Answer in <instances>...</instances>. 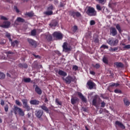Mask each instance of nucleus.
Returning <instances> with one entry per match:
<instances>
[{"mask_svg": "<svg viewBox=\"0 0 130 130\" xmlns=\"http://www.w3.org/2000/svg\"><path fill=\"white\" fill-rule=\"evenodd\" d=\"M107 43H108L111 46H116L118 44V40H114L113 38L109 39L107 41Z\"/></svg>", "mask_w": 130, "mask_h": 130, "instance_id": "f257e3e1", "label": "nucleus"}, {"mask_svg": "<svg viewBox=\"0 0 130 130\" xmlns=\"http://www.w3.org/2000/svg\"><path fill=\"white\" fill-rule=\"evenodd\" d=\"M86 14H87L88 16H96V12L94 8L92 7H88L87 10L86 11Z\"/></svg>", "mask_w": 130, "mask_h": 130, "instance_id": "f03ea898", "label": "nucleus"}, {"mask_svg": "<svg viewBox=\"0 0 130 130\" xmlns=\"http://www.w3.org/2000/svg\"><path fill=\"white\" fill-rule=\"evenodd\" d=\"M21 101L22 102V104L23 105L24 108L26 109V111H30L31 108H30V106L28 105V100L22 99Z\"/></svg>", "mask_w": 130, "mask_h": 130, "instance_id": "7ed1b4c3", "label": "nucleus"}, {"mask_svg": "<svg viewBox=\"0 0 130 130\" xmlns=\"http://www.w3.org/2000/svg\"><path fill=\"white\" fill-rule=\"evenodd\" d=\"M54 38H56L58 40H60L62 39V34H61L60 32H54L53 34Z\"/></svg>", "mask_w": 130, "mask_h": 130, "instance_id": "20e7f679", "label": "nucleus"}, {"mask_svg": "<svg viewBox=\"0 0 130 130\" xmlns=\"http://www.w3.org/2000/svg\"><path fill=\"white\" fill-rule=\"evenodd\" d=\"M11 26V22L10 21H4L3 23L0 24V27L2 28H9Z\"/></svg>", "mask_w": 130, "mask_h": 130, "instance_id": "39448f33", "label": "nucleus"}, {"mask_svg": "<svg viewBox=\"0 0 130 130\" xmlns=\"http://www.w3.org/2000/svg\"><path fill=\"white\" fill-rule=\"evenodd\" d=\"M71 16H72L73 18H76L77 17V18H80L82 16L81 13L79 12H76V11H72L70 12Z\"/></svg>", "mask_w": 130, "mask_h": 130, "instance_id": "423d86ee", "label": "nucleus"}, {"mask_svg": "<svg viewBox=\"0 0 130 130\" xmlns=\"http://www.w3.org/2000/svg\"><path fill=\"white\" fill-rule=\"evenodd\" d=\"M27 41L29 44H30L32 46H34V47H36L37 46V43L34 40H32L31 39H28Z\"/></svg>", "mask_w": 130, "mask_h": 130, "instance_id": "0eeeda50", "label": "nucleus"}, {"mask_svg": "<svg viewBox=\"0 0 130 130\" xmlns=\"http://www.w3.org/2000/svg\"><path fill=\"white\" fill-rule=\"evenodd\" d=\"M62 47L64 51H66V52L70 51V50H71V48L68 46V43L67 42L63 43Z\"/></svg>", "mask_w": 130, "mask_h": 130, "instance_id": "6e6552de", "label": "nucleus"}, {"mask_svg": "<svg viewBox=\"0 0 130 130\" xmlns=\"http://www.w3.org/2000/svg\"><path fill=\"white\" fill-rule=\"evenodd\" d=\"M35 115L38 118H40V117H41V116L43 115V111H42L41 110H40L39 111H36Z\"/></svg>", "mask_w": 130, "mask_h": 130, "instance_id": "1a4fd4ad", "label": "nucleus"}, {"mask_svg": "<svg viewBox=\"0 0 130 130\" xmlns=\"http://www.w3.org/2000/svg\"><path fill=\"white\" fill-rule=\"evenodd\" d=\"M87 85L88 86L89 89H90V90H92V89H93V88L96 86V84H95V83L92 81H88L87 83Z\"/></svg>", "mask_w": 130, "mask_h": 130, "instance_id": "9d476101", "label": "nucleus"}, {"mask_svg": "<svg viewBox=\"0 0 130 130\" xmlns=\"http://www.w3.org/2000/svg\"><path fill=\"white\" fill-rule=\"evenodd\" d=\"M63 79L64 80V81H65L67 84H71V83H72V81H73V77L71 76H68L66 77L65 79L64 78H63Z\"/></svg>", "mask_w": 130, "mask_h": 130, "instance_id": "9b49d317", "label": "nucleus"}, {"mask_svg": "<svg viewBox=\"0 0 130 130\" xmlns=\"http://www.w3.org/2000/svg\"><path fill=\"white\" fill-rule=\"evenodd\" d=\"M77 94L78 95L79 97L81 99L83 102H86L87 99L83 96V94L80 92H77Z\"/></svg>", "mask_w": 130, "mask_h": 130, "instance_id": "f8f14e48", "label": "nucleus"}, {"mask_svg": "<svg viewBox=\"0 0 130 130\" xmlns=\"http://www.w3.org/2000/svg\"><path fill=\"white\" fill-rule=\"evenodd\" d=\"M116 125H118V126H119L121 128H122L123 129H124L125 128V126L123 125V124L122 123L120 122L119 121H116L115 122Z\"/></svg>", "mask_w": 130, "mask_h": 130, "instance_id": "ddd939ff", "label": "nucleus"}, {"mask_svg": "<svg viewBox=\"0 0 130 130\" xmlns=\"http://www.w3.org/2000/svg\"><path fill=\"white\" fill-rule=\"evenodd\" d=\"M35 91L39 95H41L42 94V90H41V89H40L37 85H36Z\"/></svg>", "mask_w": 130, "mask_h": 130, "instance_id": "4468645a", "label": "nucleus"}, {"mask_svg": "<svg viewBox=\"0 0 130 130\" xmlns=\"http://www.w3.org/2000/svg\"><path fill=\"white\" fill-rule=\"evenodd\" d=\"M110 32L112 34L113 36H115L117 34V30L114 27H111L110 29Z\"/></svg>", "mask_w": 130, "mask_h": 130, "instance_id": "2eb2a0df", "label": "nucleus"}, {"mask_svg": "<svg viewBox=\"0 0 130 130\" xmlns=\"http://www.w3.org/2000/svg\"><path fill=\"white\" fill-rule=\"evenodd\" d=\"M79 101V99L77 98H72L71 100V104L75 105Z\"/></svg>", "mask_w": 130, "mask_h": 130, "instance_id": "dca6fc26", "label": "nucleus"}, {"mask_svg": "<svg viewBox=\"0 0 130 130\" xmlns=\"http://www.w3.org/2000/svg\"><path fill=\"white\" fill-rule=\"evenodd\" d=\"M41 108L43 109V110H44L45 112L47 113H49V110L48 109V108L46 107L45 105H43L42 106H40Z\"/></svg>", "mask_w": 130, "mask_h": 130, "instance_id": "f3484780", "label": "nucleus"}, {"mask_svg": "<svg viewBox=\"0 0 130 130\" xmlns=\"http://www.w3.org/2000/svg\"><path fill=\"white\" fill-rule=\"evenodd\" d=\"M58 75L60 76H62V77H66L68 74L66 73V72L62 71V70H59L58 72Z\"/></svg>", "mask_w": 130, "mask_h": 130, "instance_id": "a211bd4d", "label": "nucleus"}, {"mask_svg": "<svg viewBox=\"0 0 130 130\" xmlns=\"http://www.w3.org/2000/svg\"><path fill=\"white\" fill-rule=\"evenodd\" d=\"M45 38L46 39H47V40H48V41H51V40H52V36L49 34L45 35Z\"/></svg>", "mask_w": 130, "mask_h": 130, "instance_id": "6ab92c4d", "label": "nucleus"}, {"mask_svg": "<svg viewBox=\"0 0 130 130\" xmlns=\"http://www.w3.org/2000/svg\"><path fill=\"white\" fill-rule=\"evenodd\" d=\"M30 104L32 105H38V104H39V101L36 100H32L30 101Z\"/></svg>", "mask_w": 130, "mask_h": 130, "instance_id": "aec40b11", "label": "nucleus"}, {"mask_svg": "<svg viewBox=\"0 0 130 130\" xmlns=\"http://www.w3.org/2000/svg\"><path fill=\"white\" fill-rule=\"evenodd\" d=\"M18 66L21 69H27L28 65L26 63H19Z\"/></svg>", "mask_w": 130, "mask_h": 130, "instance_id": "412c9836", "label": "nucleus"}, {"mask_svg": "<svg viewBox=\"0 0 130 130\" xmlns=\"http://www.w3.org/2000/svg\"><path fill=\"white\" fill-rule=\"evenodd\" d=\"M51 27H55L57 26V22L55 20H53L52 22L50 24Z\"/></svg>", "mask_w": 130, "mask_h": 130, "instance_id": "4be33fe9", "label": "nucleus"}, {"mask_svg": "<svg viewBox=\"0 0 130 130\" xmlns=\"http://www.w3.org/2000/svg\"><path fill=\"white\" fill-rule=\"evenodd\" d=\"M114 64L117 67V68H122V67H123V64L121 62H116Z\"/></svg>", "mask_w": 130, "mask_h": 130, "instance_id": "5701e85b", "label": "nucleus"}, {"mask_svg": "<svg viewBox=\"0 0 130 130\" xmlns=\"http://www.w3.org/2000/svg\"><path fill=\"white\" fill-rule=\"evenodd\" d=\"M20 109H21V108H20L17 106H15L14 109V111L15 114L17 115V112H19L20 111Z\"/></svg>", "mask_w": 130, "mask_h": 130, "instance_id": "b1692460", "label": "nucleus"}, {"mask_svg": "<svg viewBox=\"0 0 130 130\" xmlns=\"http://www.w3.org/2000/svg\"><path fill=\"white\" fill-rule=\"evenodd\" d=\"M10 42H11V45L13 47H15V45H18V44H19V42H18V41H17V40H15L13 42H12L11 41H10Z\"/></svg>", "mask_w": 130, "mask_h": 130, "instance_id": "393cba45", "label": "nucleus"}, {"mask_svg": "<svg viewBox=\"0 0 130 130\" xmlns=\"http://www.w3.org/2000/svg\"><path fill=\"white\" fill-rule=\"evenodd\" d=\"M16 21L21 23H24V22H25V20L21 17H18L16 19Z\"/></svg>", "mask_w": 130, "mask_h": 130, "instance_id": "a878e982", "label": "nucleus"}, {"mask_svg": "<svg viewBox=\"0 0 130 130\" xmlns=\"http://www.w3.org/2000/svg\"><path fill=\"white\" fill-rule=\"evenodd\" d=\"M116 28L118 30V31L119 32V33H121V27H120V25H119V24H116Z\"/></svg>", "mask_w": 130, "mask_h": 130, "instance_id": "bb28decb", "label": "nucleus"}, {"mask_svg": "<svg viewBox=\"0 0 130 130\" xmlns=\"http://www.w3.org/2000/svg\"><path fill=\"white\" fill-rule=\"evenodd\" d=\"M18 112H19V115H21V116H24L25 115V113H24V111H23V110L21 108L20 109H19V111Z\"/></svg>", "mask_w": 130, "mask_h": 130, "instance_id": "cd10ccee", "label": "nucleus"}, {"mask_svg": "<svg viewBox=\"0 0 130 130\" xmlns=\"http://www.w3.org/2000/svg\"><path fill=\"white\" fill-rule=\"evenodd\" d=\"M23 81L25 83H30L31 82V79L30 78H24Z\"/></svg>", "mask_w": 130, "mask_h": 130, "instance_id": "c85d7f7f", "label": "nucleus"}, {"mask_svg": "<svg viewBox=\"0 0 130 130\" xmlns=\"http://www.w3.org/2000/svg\"><path fill=\"white\" fill-rule=\"evenodd\" d=\"M92 105L94 106H97V98H94L92 101Z\"/></svg>", "mask_w": 130, "mask_h": 130, "instance_id": "c756f323", "label": "nucleus"}, {"mask_svg": "<svg viewBox=\"0 0 130 130\" xmlns=\"http://www.w3.org/2000/svg\"><path fill=\"white\" fill-rule=\"evenodd\" d=\"M45 15H47L48 16H50L53 14V12L51 11H48L45 12Z\"/></svg>", "mask_w": 130, "mask_h": 130, "instance_id": "7c9ffc66", "label": "nucleus"}, {"mask_svg": "<svg viewBox=\"0 0 130 130\" xmlns=\"http://www.w3.org/2000/svg\"><path fill=\"white\" fill-rule=\"evenodd\" d=\"M54 8H53V6L52 5L50 4L49 5V7H48V11H52V10H54Z\"/></svg>", "mask_w": 130, "mask_h": 130, "instance_id": "2f4dec72", "label": "nucleus"}, {"mask_svg": "<svg viewBox=\"0 0 130 130\" xmlns=\"http://www.w3.org/2000/svg\"><path fill=\"white\" fill-rule=\"evenodd\" d=\"M103 61L104 63H108V59H107V57L104 56L103 58Z\"/></svg>", "mask_w": 130, "mask_h": 130, "instance_id": "473e14b6", "label": "nucleus"}, {"mask_svg": "<svg viewBox=\"0 0 130 130\" xmlns=\"http://www.w3.org/2000/svg\"><path fill=\"white\" fill-rule=\"evenodd\" d=\"M6 37L9 38V41H12V39L11 38V34L9 32H6Z\"/></svg>", "mask_w": 130, "mask_h": 130, "instance_id": "72a5a7b5", "label": "nucleus"}, {"mask_svg": "<svg viewBox=\"0 0 130 130\" xmlns=\"http://www.w3.org/2000/svg\"><path fill=\"white\" fill-rule=\"evenodd\" d=\"M124 103L126 106L129 105V102L126 100V99H124Z\"/></svg>", "mask_w": 130, "mask_h": 130, "instance_id": "f704fd0d", "label": "nucleus"}, {"mask_svg": "<svg viewBox=\"0 0 130 130\" xmlns=\"http://www.w3.org/2000/svg\"><path fill=\"white\" fill-rule=\"evenodd\" d=\"M6 75L4 73L0 72V79H5Z\"/></svg>", "mask_w": 130, "mask_h": 130, "instance_id": "c9c22d12", "label": "nucleus"}, {"mask_svg": "<svg viewBox=\"0 0 130 130\" xmlns=\"http://www.w3.org/2000/svg\"><path fill=\"white\" fill-rule=\"evenodd\" d=\"M100 4H102V5H104L105 3H106V0H96Z\"/></svg>", "mask_w": 130, "mask_h": 130, "instance_id": "e433bc0d", "label": "nucleus"}, {"mask_svg": "<svg viewBox=\"0 0 130 130\" xmlns=\"http://www.w3.org/2000/svg\"><path fill=\"white\" fill-rule=\"evenodd\" d=\"M15 103L16 105H18V106H22V103H21L20 101L18 100H16Z\"/></svg>", "mask_w": 130, "mask_h": 130, "instance_id": "4c0bfd02", "label": "nucleus"}, {"mask_svg": "<svg viewBox=\"0 0 130 130\" xmlns=\"http://www.w3.org/2000/svg\"><path fill=\"white\" fill-rule=\"evenodd\" d=\"M31 36H35L36 35V29H34L31 31Z\"/></svg>", "mask_w": 130, "mask_h": 130, "instance_id": "58836bf2", "label": "nucleus"}, {"mask_svg": "<svg viewBox=\"0 0 130 130\" xmlns=\"http://www.w3.org/2000/svg\"><path fill=\"white\" fill-rule=\"evenodd\" d=\"M73 71H78V70H79V68L78 66L74 65L73 66Z\"/></svg>", "mask_w": 130, "mask_h": 130, "instance_id": "ea45409f", "label": "nucleus"}, {"mask_svg": "<svg viewBox=\"0 0 130 130\" xmlns=\"http://www.w3.org/2000/svg\"><path fill=\"white\" fill-rule=\"evenodd\" d=\"M101 48H103L104 49H108V46L106 45H103L101 47Z\"/></svg>", "mask_w": 130, "mask_h": 130, "instance_id": "a19ab883", "label": "nucleus"}, {"mask_svg": "<svg viewBox=\"0 0 130 130\" xmlns=\"http://www.w3.org/2000/svg\"><path fill=\"white\" fill-rule=\"evenodd\" d=\"M55 102L57 103V105H61V102L58 101V99H56Z\"/></svg>", "mask_w": 130, "mask_h": 130, "instance_id": "79ce46f5", "label": "nucleus"}, {"mask_svg": "<svg viewBox=\"0 0 130 130\" xmlns=\"http://www.w3.org/2000/svg\"><path fill=\"white\" fill-rule=\"evenodd\" d=\"M115 93H116V94H121V90H119V89H115L114 90Z\"/></svg>", "mask_w": 130, "mask_h": 130, "instance_id": "37998d69", "label": "nucleus"}, {"mask_svg": "<svg viewBox=\"0 0 130 130\" xmlns=\"http://www.w3.org/2000/svg\"><path fill=\"white\" fill-rule=\"evenodd\" d=\"M4 109L6 112H8V111H9V105H6V106L4 107Z\"/></svg>", "mask_w": 130, "mask_h": 130, "instance_id": "c03bdc74", "label": "nucleus"}, {"mask_svg": "<svg viewBox=\"0 0 130 130\" xmlns=\"http://www.w3.org/2000/svg\"><path fill=\"white\" fill-rule=\"evenodd\" d=\"M95 24H96V22H95V20H90V25L91 26H93V25H95Z\"/></svg>", "mask_w": 130, "mask_h": 130, "instance_id": "a18cd8bd", "label": "nucleus"}, {"mask_svg": "<svg viewBox=\"0 0 130 130\" xmlns=\"http://www.w3.org/2000/svg\"><path fill=\"white\" fill-rule=\"evenodd\" d=\"M96 9L98 11H101L102 10V8L99 5H96Z\"/></svg>", "mask_w": 130, "mask_h": 130, "instance_id": "49530a36", "label": "nucleus"}, {"mask_svg": "<svg viewBox=\"0 0 130 130\" xmlns=\"http://www.w3.org/2000/svg\"><path fill=\"white\" fill-rule=\"evenodd\" d=\"M1 20H4V21H7L8 18L4 16H1Z\"/></svg>", "mask_w": 130, "mask_h": 130, "instance_id": "de8ad7c7", "label": "nucleus"}, {"mask_svg": "<svg viewBox=\"0 0 130 130\" xmlns=\"http://www.w3.org/2000/svg\"><path fill=\"white\" fill-rule=\"evenodd\" d=\"M73 32H76L77 30H78V26L75 25L74 26H73Z\"/></svg>", "mask_w": 130, "mask_h": 130, "instance_id": "09e8293b", "label": "nucleus"}, {"mask_svg": "<svg viewBox=\"0 0 130 130\" xmlns=\"http://www.w3.org/2000/svg\"><path fill=\"white\" fill-rule=\"evenodd\" d=\"M123 48L126 49H130V45H127L124 46Z\"/></svg>", "mask_w": 130, "mask_h": 130, "instance_id": "8fccbe9b", "label": "nucleus"}, {"mask_svg": "<svg viewBox=\"0 0 130 130\" xmlns=\"http://www.w3.org/2000/svg\"><path fill=\"white\" fill-rule=\"evenodd\" d=\"M93 67L94 68H95V69H99V68H100V64H99V63H96Z\"/></svg>", "mask_w": 130, "mask_h": 130, "instance_id": "3c124183", "label": "nucleus"}, {"mask_svg": "<svg viewBox=\"0 0 130 130\" xmlns=\"http://www.w3.org/2000/svg\"><path fill=\"white\" fill-rule=\"evenodd\" d=\"M27 15V16H28V17H32L34 14L32 12H29V13H28Z\"/></svg>", "mask_w": 130, "mask_h": 130, "instance_id": "603ef678", "label": "nucleus"}, {"mask_svg": "<svg viewBox=\"0 0 130 130\" xmlns=\"http://www.w3.org/2000/svg\"><path fill=\"white\" fill-rule=\"evenodd\" d=\"M54 52L56 53V54H57L59 56L61 55V54L58 51H54Z\"/></svg>", "mask_w": 130, "mask_h": 130, "instance_id": "864d4df0", "label": "nucleus"}, {"mask_svg": "<svg viewBox=\"0 0 130 130\" xmlns=\"http://www.w3.org/2000/svg\"><path fill=\"white\" fill-rule=\"evenodd\" d=\"M101 107H105V103H104V102L101 103Z\"/></svg>", "mask_w": 130, "mask_h": 130, "instance_id": "5fc2aeb1", "label": "nucleus"}, {"mask_svg": "<svg viewBox=\"0 0 130 130\" xmlns=\"http://www.w3.org/2000/svg\"><path fill=\"white\" fill-rule=\"evenodd\" d=\"M90 74L91 75H93L94 76V75H95V72L94 71H90Z\"/></svg>", "mask_w": 130, "mask_h": 130, "instance_id": "6e6d98bb", "label": "nucleus"}, {"mask_svg": "<svg viewBox=\"0 0 130 130\" xmlns=\"http://www.w3.org/2000/svg\"><path fill=\"white\" fill-rule=\"evenodd\" d=\"M110 87H114L115 86V83H113L110 84Z\"/></svg>", "mask_w": 130, "mask_h": 130, "instance_id": "4d7b16f0", "label": "nucleus"}, {"mask_svg": "<svg viewBox=\"0 0 130 130\" xmlns=\"http://www.w3.org/2000/svg\"><path fill=\"white\" fill-rule=\"evenodd\" d=\"M1 105H2V106L5 105V101H1Z\"/></svg>", "mask_w": 130, "mask_h": 130, "instance_id": "13d9d810", "label": "nucleus"}, {"mask_svg": "<svg viewBox=\"0 0 130 130\" xmlns=\"http://www.w3.org/2000/svg\"><path fill=\"white\" fill-rule=\"evenodd\" d=\"M15 11L16 13H19L20 11H19V9L18 8H15Z\"/></svg>", "mask_w": 130, "mask_h": 130, "instance_id": "bf43d9fd", "label": "nucleus"}, {"mask_svg": "<svg viewBox=\"0 0 130 130\" xmlns=\"http://www.w3.org/2000/svg\"><path fill=\"white\" fill-rule=\"evenodd\" d=\"M118 49V48H117V47H115L113 48V51H116V50H117Z\"/></svg>", "mask_w": 130, "mask_h": 130, "instance_id": "052dcab7", "label": "nucleus"}, {"mask_svg": "<svg viewBox=\"0 0 130 130\" xmlns=\"http://www.w3.org/2000/svg\"><path fill=\"white\" fill-rule=\"evenodd\" d=\"M115 87H118V86H119V84L118 83H115Z\"/></svg>", "mask_w": 130, "mask_h": 130, "instance_id": "680f3d73", "label": "nucleus"}, {"mask_svg": "<svg viewBox=\"0 0 130 130\" xmlns=\"http://www.w3.org/2000/svg\"><path fill=\"white\" fill-rule=\"evenodd\" d=\"M8 54H13V52H11V51H9L8 52Z\"/></svg>", "mask_w": 130, "mask_h": 130, "instance_id": "e2e57ef3", "label": "nucleus"}, {"mask_svg": "<svg viewBox=\"0 0 130 130\" xmlns=\"http://www.w3.org/2000/svg\"><path fill=\"white\" fill-rule=\"evenodd\" d=\"M48 102V100H47V99L46 98V99H45V102L46 103V102Z\"/></svg>", "mask_w": 130, "mask_h": 130, "instance_id": "0e129e2a", "label": "nucleus"}, {"mask_svg": "<svg viewBox=\"0 0 130 130\" xmlns=\"http://www.w3.org/2000/svg\"><path fill=\"white\" fill-rule=\"evenodd\" d=\"M27 116L28 117H30L31 116V114L28 113Z\"/></svg>", "mask_w": 130, "mask_h": 130, "instance_id": "69168bd1", "label": "nucleus"}, {"mask_svg": "<svg viewBox=\"0 0 130 130\" xmlns=\"http://www.w3.org/2000/svg\"><path fill=\"white\" fill-rule=\"evenodd\" d=\"M110 51H114L113 50V48H111L110 49Z\"/></svg>", "mask_w": 130, "mask_h": 130, "instance_id": "338daca9", "label": "nucleus"}, {"mask_svg": "<svg viewBox=\"0 0 130 130\" xmlns=\"http://www.w3.org/2000/svg\"><path fill=\"white\" fill-rule=\"evenodd\" d=\"M8 77H11V75L9 73H7Z\"/></svg>", "mask_w": 130, "mask_h": 130, "instance_id": "774afa93", "label": "nucleus"}]
</instances>
